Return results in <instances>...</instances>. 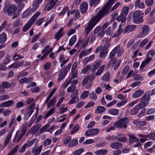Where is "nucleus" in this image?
Instances as JSON below:
<instances>
[{
	"mask_svg": "<svg viewBox=\"0 0 155 155\" xmlns=\"http://www.w3.org/2000/svg\"><path fill=\"white\" fill-rule=\"evenodd\" d=\"M116 1V0H109L106 5L101 9L97 15L91 19L85 28L86 34H88L90 32L93 28L102 18L108 15L121 5V3L119 2H117L110 9L111 5Z\"/></svg>",
	"mask_w": 155,
	"mask_h": 155,
	"instance_id": "1",
	"label": "nucleus"
},
{
	"mask_svg": "<svg viewBox=\"0 0 155 155\" xmlns=\"http://www.w3.org/2000/svg\"><path fill=\"white\" fill-rule=\"evenodd\" d=\"M143 13L140 10L135 12L133 14V21L136 24H140L143 21Z\"/></svg>",
	"mask_w": 155,
	"mask_h": 155,
	"instance_id": "2",
	"label": "nucleus"
},
{
	"mask_svg": "<svg viewBox=\"0 0 155 155\" xmlns=\"http://www.w3.org/2000/svg\"><path fill=\"white\" fill-rule=\"evenodd\" d=\"M128 122V120L127 118L123 117L115 123L114 125L117 128L126 129L127 127V124Z\"/></svg>",
	"mask_w": 155,
	"mask_h": 155,
	"instance_id": "3",
	"label": "nucleus"
},
{
	"mask_svg": "<svg viewBox=\"0 0 155 155\" xmlns=\"http://www.w3.org/2000/svg\"><path fill=\"white\" fill-rule=\"evenodd\" d=\"M17 8L16 6L12 5L9 6L8 8L6 6H5L3 8V11L4 13H7L8 15H12L14 14L16 11Z\"/></svg>",
	"mask_w": 155,
	"mask_h": 155,
	"instance_id": "4",
	"label": "nucleus"
},
{
	"mask_svg": "<svg viewBox=\"0 0 155 155\" xmlns=\"http://www.w3.org/2000/svg\"><path fill=\"white\" fill-rule=\"evenodd\" d=\"M150 32V28L147 25H144L142 28L141 31L139 34L138 37L142 38L147 35Z\"/></svg>",
	"mask_w": 155,
	"mask_h": 155,
	"instance_id": "5",
	"label": "nucleus"
},
{
	"mask_svg": "<svg viewBox=\"0 0 155 155\" xmlns=\"http://www.w3.org/2000/svg\"><path fill=\"white\" fill-rule=\"evenodd\" d=\"M35 103L31 104L27 110V113L25 115L24 119L27 120L34 112L33 109L35 108Z\"/></svg>",
	"mask_w": 155,
	"mask_h": 155,
	"instance_id": "6",
	"label": "nucleus"
},
{
	"mask_svg": "<svg viewBox=\"0 0 155 155\" xmlns=\"http://www.w3.org/2000/svg\"><path fill=\"white\" fill-rule=\"evenodd\" d=\"M78 91L76 90L75 92L72 93L71 97H72L68 103V104H71L75 103L76 102H78L79 101V98L78 96Z\"/></svg>",
	"mask_w": 155,
	"mask_h": 155,
	"instance_id": "7",
	"label": "nucleus"
},
{
	"mask_svg": "<svg viewBox=\"0 0 155 155\" xmlns=\"http://www.w3.org/2000/svg\"><path fill=\"white\" fill-rule=\"evenodd\" d=\"M24 134L21 133L19 130H17L15 134L13 141L15 142L16 141H19L25 135Z\"/></svg>",
	"mask_w": 155,
	"mask_h": 155,
	"instance_id": "8",
	"label": "nucleus"
},
{
	"mask_svg": "<svg viewBox=\"0 0 155 155\" xmlns=\"http://www.w3.org/2000/svg\"><path fill=\"white\" fill-rule=\"evenodd\" d=\"M88 4L87 3L83 2L80 5V9L81 12L82 14H84L87 11Z\"/></svg>",
	"mask_w": 155,
	"mask_h": 155,
	"instance_id": "9",
	"label": "nucleus"
},
{
	"mask_svg": "<svg viewBox=\"0 0 155 155\" xmlns=\"http://www.w3.org/2000/svg\"><path fill=\"white\" fill-rule=\"evenodd\" d=\"M42 148V146L41 145L37 148L36 145L31 150V153L34 155H39L41 153Z\"/></svg>",
	"mask_w": 155,
	"mask_h": 155,
	"instance_id": "10",
	"label": "nucleus"
},
{
	"mask_svg": "<svg viewBox=\"0 0 155 155\" xmlns=\"http://www.w3.org/2000/svg\"><path fill=\"white\" fill-rule=\"evenodd\" d=\"M99 130L98 129H91L86 131L85 134L87 136H90L97 134Z\"/></svg>",
	"mask_w": 155,
	"mask_h": 155,
	"instance_id": "11",
	"label": "nucleus"
},
{
	"mask_svg": "<svg viewBox=\"0 0 155 155\" xmlns=\"http://www.w3.org/2000/svg\"><path fill=\"white\" fill-rule=\"evenodd\" d=\"M14 102L12 100H8L5 101L0 104V107H9L12 106L14 104Z\"/></svg>",
	"mask_w": 155,
	"mask_h": 155,
	"instance_id": "12",
	"label": "nucleus"
},
{
	"mask_svg": "<svg viewBox=\"0 0 155 155\" xmlns=\"http://www.w3.org/2000/svg\"><path fill=\"white\" fill-rule=\"evenodd\" d=\"M110 146L111 148L114 149H120L122 147V144L117 142H114L111 143Z\"/></svg>",
	"mask_w": 155,
	"mask_h": 155,
	"instance_id": "13",
	"label": "nucleus"
},
{
	"mask_svg": "<svg viewBox=\"0 0 155 155\" xmlns=\"http://www.w3.org/2000/svg\"><path fill=\"white\" fill-rule=\"evenodd\" d=\"M77 65V63L76 62H74L72 65L71 69L72 78H75L77 77V72L76 71V69Z\"/></svg>",
	"mask_w": 155,
	"mask_h": 155,
	"instance_id": "14",
	"label": "nucleus"
},
{
	"mask_svg": "<svg viewBox=\"0 0 155 155\" xmlns=\"http://www.w3.org/2000/svg\"><path fill=\"white\" fill-rule=\"evenodd\" d=\"M56 3L54 0H51L46 4V7L47 8L48 11H49L54 7Z\"/></svg>",
	"mask_w": 155,
	"mask_h": 155,
	"instance_id": "15",
	"label": "nucleus"
},
{
	"mask_svg": "<svg viewBox=\"0 0 155 155\" xmlns=\"http://www.w3.org/2000/svg\"><path fill=\"white\" fill-rule=\"evenodd\" d=\"M120 48V45H118L113 49L112 51L110 53L109 56V59L113 58L115 56V54L117 52Z\"/></svg>",
	"mask_w": 155,
	"mask_h": 155,
	"instance_id": "16",
	"label": "nucleus"
},
{
	"mask_svg": "<svg viewBox=\"0 0 155 155\" xmlns=\"http://www.w3.org/2000/svg\"><path fill=\"white\" fill-rule=\"evenodd\" d=\"M115 139L120 142H124L127 140L126 137L124 134H120L117 135L115 137Z\"/></svg>",
	"mask_w": 155,
	"mask_h": 155,
	"instance_id": "17",
	"label": "nucleus"
},
{
	"mask_svg": "<svg viewBox=\"0 0 155 155\" xmlns=\"http://www.w3.org/2000/svg\"><path fill=\"white\" fill-rule=\"evenodd\" d=\"M63 30V29L62 28H61L54 35V38L55 39L58 40L62 37L64 35V34L62 32Z\"/></svg>",
	"mask_w": 155,
	"mask_h": 155,
	"instance_id": "18",
	"label": "nucleus"
},
{
	"mask_svg": "<svg viewBox=\"0 0 155 155\" xmlns=\"http://www.w3.org/2000/svg\"><path fill=\"white\" fill-rule=\"evenodd\" d=\"M40 127L38 125H35L31 128L28 132L30 134L34 135L38 130Z\"/></svg>",
	"mask_w": 155,
	"mask_h": 155,
	"instance_id": "19",
	"label": "nucleus"
},
{
	"mask_svg": "<svg viewBox=\"0 0 155 155\" xmlns=\"http://www.w3.org/2000/svg\"><path fill=\"white\" fill-rule=\"evenodd\" d=\"M133 124L136 125L137 127H140L145 125L147 124V123L144 121H138L135 120L133 121Z\"/></svg>",
	"mask_w": 155,
	"mask_h": 155,
	"instance_id": "20",
	"label": "nucleus"
},
{
	"mask_svg": "<svg viewBox=\"0 0 155 155\" xmlns=\"http://www.w3.org/2000/svg\"><path fill=\"white\" fill-rule=\"evenodd\" d=\"M136 26L135 25H129L127 26L125 28L123 33H129L133 31L136 28Z\"/></svg>",
	"mask_w": 155,
	"mask_h": 155,
	"instance_id": "21",
	"label": "nucleus"
},
{
	"mask_svg": "<svg viewBox=\"0 0 155 155\" xmlns=\"http://www.w3.org/2000/svg\"><path fill=\"white\" fill-rule=\"evenodd\" d=\"M41 12H37L36 13L33 15L30 19L28 22H29L30 24L32 25L38 17L40 15Z\"/></svg>",
	"mask_w": 155,
	"mask_h": 155,
	"instance_id": "22",
	"label": "nucleus"
},
{
	"mask_svg": "<svg viewBox=\"0 0 155 155\" xmlns=\"http://www.w3.org/2000/svg\"><path fill=\"white\" fill-rule=\"evenodd\" d=\"M117 19L118 21H121V24L124 25L126 20V16L124 15L123 14H121L117 18Z\"/></svg>",
	"mask_w": 155,
	"mask_h": 155,
	"instance_id": "23",
	"label": "nucleus"
},
{
	"mask_svg": "<svg viewBox=\"0 0 155 155\" xmlns=\"http://www.w3.org/2000/svg\"><path fill=\"white\" fill-rule=\"evenodd\" d=\"M136 7H138L140 9H143L145 8V5L143 2H140V0H137L135 3Z\"/></svg>",
	"mask_w": 155,
	"mask_h": 155,
	"instance_id": "24",
	"label": "nucleus"
},
{
	"mask_svg": "<svg viewBox=\"0 0 155 155\" xmlns=\"http://www.w3.org/2000/svg\"><path fill=\"white\" fill-rule=\"evenodd\" d=\"M57 96H54L50 100L47 105V107L49 108L51 107H54L56 101Z\"/></svg>",
	"mask_w": 155,
	"mask_h": 155,
	"instance_id": "25",
	"label": "nucleus"
},
{
	"mask_svg": "<svg viewBox=\"0 0 155 155\" xmlns=\"http://www.w3.org/2000/svg\"><path fill=\"white\" fill-rule=\"evenodd\" d=\"M150 93L149 92H147L144 94L141 98V101H145L149 102L150 100Z\"/></svg>",
	"mask_w": 155,
	"mask_h": 155,
	"instance_id": "26",
	"label": "nucleus"
},
{
	"mask_svg": "<svg viewBox=\"0 0 155 155\" xmlns=\"http://www.w3.org/2000/svg\"><path fill=\"white\" fill-rule=\"evenodd\" d=\"M129 143L130 144H132L134 142H138L139 140L137 138L133 135H129Z\"/></svg>",
	"mask_w": 155,
	"mask_h": 155,
	"instance_id": "27",
	"label": "nucleus"
},
{
	"mask_svg": "<svg viewBox=\"0 0 155 155\" xmlns=\"http://www.w3.org/2000/svg\"><path fill=\"white\" fill-rule=\"evenodd\" d=\"M143 92V91L142 90L137 91L133 94L132 97L134 98H137L141 96Z\"/></svg>",
	"mask_w": 155,
	"mask_h": 155,
	"instance_id": "28",
	"label": "nucleus"
},
{
	"mask_svg": "<svg viewBox=\"0 0 155 155\" xmlns=\"http://www.w3.org/2000/svg\"><path fill=\"white\" fill-rule=\"evenodd\" d=\"M105 110L104 107L102 106H99L97 107L96 110L95 111L96 113L101 114Z\"/></svg>",
	"mask_w": 155,
	"mask_h": 155,
	"instance_id": "29",
	"label": "nucleus"
},
{
	"mask_svg": "<svg viewBox=\"0 0 155 155\" xmlns=\"http://www.w3.org/2000/svg\"><path fill=\"white\" fill-rule=\"evenodd\" d=\"M28 125L27 123H25L23 124L20 127V130H19L21 133L24 134H25L27 131V127Z\"/></svg>",
	"mask_w": 155,
	"mask_h": 155,
	"instance_id": "30",
	"label": "nucleus"
},
{
	"mask_svg": "<svg viewBox=\"0 0 155 155\" xmlns=\"http://www.w3.org/2000/svg\"><path fill=\"white\" fill-rule=\"evenodd\" d=\"M7 36L6 33L4 32L0 35V43H3L6 41Z\"/></svg>",
	"mask_w": 155,
	"mask_h": 155,
	"instance_id": "31",
	"label": "nucleus"
},
{
	"mask_svg": "<svg viewBox=\"0 0 155 155\" xmlns=\"http://www.w3.org/2000/svg\"><path fill=\"white\" fill-rule=\"evenodd\" d=\"M149 102L145 101H143L140 102L139 104L137 105V107H139V109H141L143 107H146L148 104Z\"/></svg>",
	"mask_w": 155,
	"mask_h": 155,
	"instance_id": "32",
	"label": "nucleus"
},
{
	"mask_svg": "<svg viewBox=\"0 0 155 155\" xmlns=\"http://www.w3.org/2000/svg\"><path fill=\"white\" fill-rule=\"evenodd\" d=\"M40 4L35 1H34L32 5L33 7L31 9L32 11L33 12L35 11L38 8Z\"/></svg>",
	"mask_w": 155,
	"mask_h": 155,
	"instance_id": "33",
	"label": "nucleus"
},
{
	"mask_svg": "<svg viewBox=\"0 0 155 155\" xmlns=\"http://www.w3.org/2000/svg\"><path fill=\"white\" fill-rule=\"evenodd\" d=\"M108 113L113 115H117L119 113V110L117 109H112L109 110Z\"/></svg>",
	"mask_w": 155,
	"mask_h": 155,
	"instance_id": "34",
	"label": "nucleus"
},
{
	"mask_svg": "<svg viewBox=\"0 0 155 155\" xmlns=\"http://www.w3.org/2000/svg\"><path fill=\"white\" fill-rule=\"evenodd\" d=\"M77 39V37L76 35H74L72 38L70 39L69 45L70 46H72L76 41Z\"/></svg>",
	"mask_w": 155,
	"mask_h": 155,
	"instance_id": "35",
	"label": "nucleus"
},
{
	"mask_svg": "<svg viewBox=\"0 0 155 155\" xmlns=\"http://www.w3.org/2000/svg\"><path fill=\"white\" fill-rule=\"evenodd\" d=\"M139 110H140V109H139V107H137V105L131 110L130 113L132 115L136 114L138 113Z\"/></svg>",
	"mask_w": 155,
	"mask_h": 155,
	"instance_id": "36",
	"label": "nucleus"
},
{
	"mask_svg": "<svg viewBox=\"0 0 155 155\" xmlns=\"http://www.w3.org/2000/svg\"><path fill=\"white\" fill-rule=\"evenodd\" d=\"M55 108H52L50 109L49 111L45 115L44 118H48L50 116L54 113Z\"/></svg>",
	"mask_w": 155,
	"mask_h": 155,
	"instance_id": "37",
	"label": "nucleus"
},
{
	"mask_svg": "<svg viewBox=\"0 0 155 155\" xmlns=\"http://www.w3.org/2000/svg\"><path fill=\"white\" fill-rule=\"evenodd\" d=\"M78 143V141L76 139H73L72 140L70 143H69L68 145L69 147H73L76 146L77 145Z\"/></svg>",
	"mask_w": 155,
	"mask_h": 155,
	"instance_id": "38",
	"label": "nucleus"
},
{
	"mask_svg": "<svg viewBox=\"0 0 155 155\" xmlns=\"http://www.w3.org/2000/svg\"><path fill=\"white\" fill-rule=\"evenodd\" d=\"M19 147V146L18 145H16L7 155H13L17 151Z\"/></svg>",
	"mask_w": 155,
	"mask_h": 155,
	"instance_id": "39",
	"label": "nucleus"
},
{
	"mask_svg": "<svg viewBox=\"0 0 155 155\" xmlns=\"http://www.w3.org/2000/svg\"><path fill=\"white\" fill-rule=\"evenodd\" d=\"M101 63V61H99L94 64L93 65L92 71H94L95 70L97 69L100 66Z\"/></svg>",
	"mask_w": 155,
	"mask_h": 155,
	"instance_id": "40",
	"label": "nucleus"
},
{
	"mask_svg": "<svg viewBox=\"0 0 155 155\" xmlns=\"http://www.w3.org/2000/svg\"><path fill=\"white\" fill-rule=\"evenodd\" d=\"M31 81L30 78H22L19 81L20 84L25 83H28Z\"/></svg>",
	"mask_w": 155,
	"mask_h": 155,
	"instance_id": "41",
	"label": "nucleus"
},
{
	"mask_svg": "<svg viewBox=\"0 0 155 155\" xmlns=\"http://www.w3.org/2000/svg\"><path fill=\"white\" fill-rule=\"evenodd\" d=\"M104 67L105 65H104L101 66L96 72V75L97 76H98L100 75L103 71Z\"/></svg>",
	"mask_w": 155,
	"mask_h": 155,
	"instance_id": "42",
	"label": "nucleus"
},
{
	"mask_svg": "<svg viewBox=\"0 0 155 155\" xmlns=\"http://www.w3.org/2000/svg\"><path fill=\"white\" fill-rule=\"evenodd\" d=\"M63 105L60 106L58 109L60 110L59 113L60 114H62L67 111L68 110L67 107H63Z\"/></svg>",
	"mask_w": 155,
	"mask_h": 155,
	"instance_id": "43",
	"label": "nucleus"
},
{
	"mask_svg": "<svg viewBox=\"0 0 155 155\" xmlns=\"http://www.w3.org/2000/svg\"><path fill=\"white\" fill-rule=\"evenodd\" d=\"M129 10V8L127 6H124L123 7L122 9V13L124 15L126 16L127 15L128 11Z\"/></svg>",
	"mask_w": 155,
	"mask_h": 155,
	"instance_id": "44",
	"label": "nucleus"
},
{
	"mask_svg": "<svg viewBox=\"0 0 155 155\" xmlns=\"http://www.w3.org/2000/svg\"><path fill=\"white\" fill-rule=\"evenodd\" d=\"M100 0H90V6H92L94 5V7L96 6L98 4Z\"/></svg>",
	"mask_w": 155,
	"mask_h": 155,
	"instance_id": "45",
	"label": "nucleus"
},
{
	"mask_svg": "<svg viewBox=\"0 0 155 155\" xmlns=\"http://www.w3.org/2000/svg\"><path fill=\"white\" fill-rule=\"evenodd\" d=\"M75 87L74 86H71L68 87L67 91L69 93L75 92L76 90H78L75 89Z\"/></svg>",
	"mask_w": 155,
	"mask_h": 155,
	"instance_id": "46",
	"label": "nucleus"
},
{
	"mask_svg": "<svg viewBox=\"0 0 155 155\" xmlns=\"http://www.w3.org/2000/svg\"><path fill=\"white\" fill-rule=\"evenodd\" d=\"M41 35V32H39L38 33L37 35H35L32 40L31 42L33 43L36 42L40 38Z\"/></svg>",
	"mask_w": 155,
	"mask_h": 155,
	"instance_id": "47",
	"label": "nucleus"
},
{
	"mask_svg": "<svg viewBox=\"0 0 155 155\" xmlns=\"http://www.w3.org/2000/svg\"><path fill=\"white\" fill-rule=\"evenodd\" d=\"M107 150H99L95 151V153L97 154H102L104 155L107 153Z\"/></svg>",
	"mask_w": 155,
	"mask_h": 155,
	"instance_id": "48",
	"label": "nucleus"
},
{
	"mask_svg": "<svg viewBox=\"0 0 155 155\" xmlns=\"http://www.w3.org/2000/svg\"><path fill=\"white\" fill-rule=\"evenodd\" d=\"M69 7L67 6L65 7L62 9L61 12L59 13V16H61L64 15L68 11Z\"/></svg>",
	"mask_w": 155,
	"mask_h": 155,
	"instance_id": "49",
	"label": "nucleus"
},
{
	"mask_svg": "<svg viewBox=\"0 0 155 155\" xmlns=\"http://www.w3.org/2000/svg\"><path fill=\"white\" fill-rule=\"evenodd\" d=\"M36 140V138L33 139L27 142L25 144L28 147H30L34 144Z\"/></svg>",
	"mask_w": 155,
	"mask_h": 155,
	"instance_id": "50",
	"label": "nucleus"
},
{
	"mask_svg": "<svg viewBox=\"0 0 155 155\" xmlns=\"http://www.w3.org/2000/svg\"><path fill=\"white\" fill-rule=\"evenodd\" d=\"M89 94V92L88 91H84L82 93L81 98L82 99H84L88 96Z\"/></svg>",
	"mask_w": 155,
	"mask_h": 155,
	"instance_id": "51",
	"label": "nucleus"
},
{
	"mask_svg": "<svg viewBox=\"0 0 155 155\" xmlns=\"http://www.w3.org/2000/svg\"><path fill=\"white\" fill-rule=\"evenodd\" d=\"M30 13V10L29 9H27L25 11L22 15V17L25 18L28 16Z\"/></svg>",
	"mask_w": 155,
	"mask_h": 155,
	"instance_id": "52",
	"label": "nucleus"
},
{
	"mask_svg": "<svg viewBox=\"0 0 155 155\" xmlns=\"http://www.w3.org/2000/svg\"><path fill=\"white\" fill-rule=\"evenodd\" d=\"M2 86L4 88L7 89L10 87L11 84L10 83L7 81H5L2 83Z\"/></svg>",
	"mask_w": 155,
	"mask_h": 155,
	"instance_id": "53",
	"label": "nucleus"
},
{
	"mask_svg": "<svg viewBox=\"0 0 155 155\" xmlns=\"http://www.w3.org/2000/svg\"><path fill=\"white\" fill-rule=\"evenodd\" d=\"M12 137L7 135L5 137L4 142V144L3 146H6L9 142V141L11 139Z\"/></svg>",
	"mask_w": 155,
	"mask_h": 155,
	"instance_id": "54",
	"label": "nucleus"
},
{
	"mask_svg": "<svg viewBox=\"0 0 155 155\" xmlns=\"http://www.w3.org/2000/svg\"><path fill=\"white\" fill-rule=\"evenodd\" d=\"M20 22V20L19 18H17L13 22V27H18Z\"/></svg>",
	"mask_w": 155,
	"mask_h": 155,
	"instance_id": "55",
	"label": "nucleus"
},
{
	"mask_svg": "<svg viewBox=\"0 0 155 155\" xmlns=\"http://www.w3.org/2000/svg\"><path fill=\"white\" fill-rule=\"evenodd\" d=\"M79 129V126L78 124L76 125L71 132V134H74L78 131Z\"/></svg>",
	"mask_w": 155,
	"mask_h": 155,
	"instance_id": "56",
	"label": "nucleus"
},
{
	"mask_svg": "<svg viewBox=\"0 0 155 155\" xmlns=\"http://www.w3.org/2000/svg\"><path fill=\"white\" fill-rule=\"evenodd\" d=\"M84 151V149L81 148L75 151L74 153V155H79L81 154Z\"/></svg>",
	"mask_w": 155,
	"mask_h": 155,
	"instance_id": "57",
	"label": "nucleus"
},
{
	"mask_svg": "<svg viewBox=\"0 0 155 155\" xmlns=\"http://www.w3.org/2000/svg\"><path fill=\"white\" fill-rule=\"evenodd\" d=\"M148 41L149 40L145 38L140 43L139 45V47H143Z\"/></svg>",
	"mask_w": 155,
	"mask_h": 155,
	"instance_id": "58",
	"label": "nucleus"
},
{
	"mask_svg": "<svg viewBox=\"0 0 155 155\" xmlns=\"http://www.w3.org/2000/svg\"><path fill=\"white\" fill-rule=\"evenodd\" d=\"M90 97L94 100H96L97 99V96L94 92H91L90 95Z\"/></svg>",
	"mask_w": 155,
	"mask_h": 155,
	"instance_id": "59",
	"label": "nucleus"
},
{
	"mask_svg": "<svg viewBox=\"0 0 155 155\" xmlns=\"http://www.w3.org/2000/svg\"><path fill=\"white\" fill-rule=\"evenodd\" d=\"M91 68V66L89 65H87L86 67L81 71L82 73H86Z\"/></svg>",
	"mask_w": 155,
	"mask_h": 155,
	"instance_id": "60",
	"label": "nucleus"
},
{
	"mask_svg": "<svg viewBox=\"0 0 155 155\" xmlns=\"http://www.w3.org/2000/svg\"><path fill=\"white\" fill-rule=\"evenodd\" d=\"M32 25L29 22H28L27 24L24 27L23 31H27Z\"/></svg>",
	"mask_w": 155,
	"mask_h": 155,
	"instance_id": "61",
	"label": "nucleus"
},
{
	"mask_svg": "<svg viewBox=\"0 0 155 155\" xmlns=\"http://www.w3.org/2000/svg\"><path fill=\"white\" fill-rule=\"evenodd\" d=\"M11 61V59L9 58V56L6 55L5 57V59H4L3 64L6 65L9 63Z\"/></svg>",
	"mask_w": 155,
	"mask_h": 155,
	"instance_id": "62",
	"label": "nucleus"
},
{
	"mask_svg": "<svg viewBox=\"0 0 155 155\" xmlns=\"http://www.w3.org/2000/svg\"><path fill=\"white\" fill-rule=\"evenodd\" d=\"M51 141L52 140L51 139H47L45 140L43 143V145L44 146H46L51 143Z\"/></svg>",
	"mask_w": 155,
	"mask_h": 155,
	"instance_id": "63",
	"label": "nucleus"
},
{
	"mask_svg": "<svg viewBox=\"0 0 155 155\" xmlns=\"http://www.w3.org/2000/svg\"><path fill=\"white\" fill-rule=\"evenodd\" d=\"M148 138L155 141V133L152 132L149 134Z\"/></svg>",
	"mask_w": 155,
	"mask_h": 155,
	"instance_id": "64",
	"label": "nucleus"
}]
</instances>
